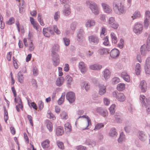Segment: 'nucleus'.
<instances>
[{"label": "nucleus", "mask_w": 150, "mask_h": 150, "mask_svg": "<svg viewBox=\"0 0 150 150\" xmlns=\"http://www.w3.org/2000/svg\"><path fill=\"white\" fill-rule=\"evenodd\" d=\"M59 49V45L57 44H55L53 46L51 51V56L53 64L55 67L57 66L59 63V57L58 54L56 52L58 51Z\"/></svg>", "instance_id": "obj_1"}, {"label": "nucleus", "mask_w": 150, "mask_h": 150, "mask_svg": "<svg viewBox=\"0 0 150 150\" xmlns=\"http://www.w3.org/2000/svg\"><path fill=\"white\" fill-rule=\"evenodd\" d=\"M11 90L14 96L15 97V100L16 103H17V104L16 106V110L18 112H20V109H22L23 108V106L21 99L20 98L18 97L17 98H16L17 93L14 86H13L11 87Z\"/></svg>", "instance_id": "obj_2"}, {"label": "nucleus", "mask_w": 150, "mask_h": 150, "mask_svg": "<svg viewBox=\"0 0 150 150\" xmlns=\"http://www.w3.org/2000/svg\"><path fill=\"white\" fill-rule=\"evenodd\" d=\"M140 100L142 106L146 108V111L149 112H150V101L147 100L143 95H140Z\"/></svg>", "instance_id": "obj_3"}, {"label": "nucleus", "mask_w": 150, "mask_h": 150, "mask_svg": "<svg viewBox=\"0 0 150 150\" xmlns=\"http://www.w3.org/2000/svg\"><path fill=\"white\" fill-rule=\"evenodd\" d=\"M113 8L115 12L117 14H121L124 12V10L123 6L119 4L117 1H115L112 4Z\"/></svg>", "instance_id": "obj_4"}, {"label": "nucleus", "mask_w": 150, "mask_h": 150, "mask_svg": "<svg viewBox=\"0 0 150 150\" xmlns=\"http://www.w3.org/2000/svg\"><path fill=\"white\" fill-rule=\"evenodd\" d=\"M86 4L91 9L92 13L95 14L99 13V11L97 4L94 2L91 1H87Z\"/></svg>", "instance_id": "obj_5"}, {"label": "nucleus", "mask_w": 150, "mask_h": 150, "mask_svg": "<svg viewBox=\"0 0 150 150\" xmlns=\"http://www.w3.org/2000/svg\"><path fill=\"white\" fill-rule=\"evenodd\" d=\"M112 94L113 96L116 97L120 101L123 102L125 100V97L122 93H118L117 91H115L113 92Z\"/></svg>", "instance_id": "obj_6"}, {"label": "nucleus", "mask_w": 150, "mask_h": 150, "mask_svg": "<svg viewBox=\"0 0 150 150\" xmlns=\"http://www.w3.org/2000/svg\"><path fill=\"white\" fill-rule=\"evenodd\" d=\"M143 29V25L139 23H137L134 24L133 31L136 34L138 35L142 33Z\"/></svg>", "instance_id": "obj_7"}, {"label": "nucleus", "mask_w": 150, "mask_h": 150, "mask_svg": "<svg viewBox=\"0 0 150 150\" xmlns=\"http://www.w3.org/2000/svg\"><path fill=\"white\" fill-rule=\"evenodd\" d=\"M96 110L97 113L104 117H106L108 116V112L105 108L101 107H98L96 108Z\"/></svg>", "instance_id": "obj_8"}, {"label": "nucleus", "mask_w": 150, "mask_h": 150, "mask_svg": "<svg viewBox=\"0 0 150 150\" xmlns=\"http://www.w3.org/2000/svg\"><path fill=\"white\" fill-rule=\"evenodd\" d=\"M66 98L70 103H73L76 99L75 93L73 92H69L66 94Z\"/></svg>", "instance_id": "obj_9"}, {"label": "nucleus", "mask_w": 150, "mask_h": 150, "mask_svg": "<svg viewBox=\"0 0 150 150\" xmlns=\"http://www.w3.org/2000/svg\"><path fill=\"white\" fill-rule=\"evenodd\" d=\"M89 42L91 44L96 45L99 42V39L98 37L93 35H91L88 37Z\"/></svg>", "instance_id": "obj_10"}, {"label": "nucleus", "mask_w": 150, "mask_h": 150, "mask_svg": "<svg viewBox=\"0 0 150 150\" xmlns=\"http://www.w3.org/2000/svg\"><path fill=\"white\" fill-rule=\"evenodd\" d=\"M150 51V47L148 44H144L141 47L140 52L141 54L143 55H145Z\"/></svg>", "instance_id": "obj_11"}, {"label": "nucleus", "mask_w": 150, "mask_h": 150, "mask_svg": "<svg viewBox=\"0 0 150 150\" xmlns=\"http://www.w3.org/2000/svg\"><path fill=\"white\" fill-rule=\"evenodd\" d=\"M77 33L76 39L79 42L81 41L83 39L84 34L83 29L82 28L78 29Z\"/></svg>", "instance_id": "obj_12"}, {"label": "nucleus", "mask_w": 150, "mask_h": 150, "mask_svg": "<svg viewBox=\"0 0 150 150\" xmlns=\"http://www.w3.org/2000/svg\"><path fill=\"white\" fill-rule=\"evenodd\" d=\"M138 138L140 141L142 142H144L147 139V135L143 131H139L138 132Z\"/></svg>", "instance_id": "obj_13"}, {"label": "nucleus", "mask_w": 150, "mask_h": 150, "mask_svg": "<svg viewBox=\"0 0 150 150\" xmlns=\"http://www.w3.org/2000/svg\"><path fill=\"white\" fill-rule=\"evenodd\" d=\"M145 70L146 73L150 74V57H148L146 60Z\"/></svg>", "instance_id": "obj_14"}, {"label": "nucleus", "mask_w": 150, "mask_h": 150, "mask_svg": "<svg viewBox=\"0 0 150 150\" xmlns=\"http://www.w3.org/2000/svg\"><path fill=\"white\" fill-rule=\"evenodd\" d=\"M119 50L116 48L112 50L110 52V57L113 58H115L118 57L119 55Z\"/></svg>", "instance_id": "obj_15"}, {"label": "nucleus", "mask_w": 150, "mask_h": 150, "mask_svg": "<svg viewBox=\"0 0 150 150\" xmlns=\"http://www.w3.org/2000/svg\"><path fill=\"white\" fill-rule=\"evenodd\" d=\"M23 42L25 46H28L29 50L30 51H33L34 49V46L31 40L29 41V44L28 43L27 39L25 38L23 40Z\"/></svg>", "instance_id": "obj_16"}, {"label": "nucleus", "mask_w": 150, "mask_h": 150, "mask_svg": "<svg viewBox=\"0 0 150 150\" xmlns=\"http://www.w3.org/2000/svg\"><path fill=\"white\" fill-rule=\"evenodd\" d=\"M139 87L140 88L142 92H146L147 88V86L145 81L143 80L141 82L139 85Z\"/></svg>", "instance_id": "obj_17"}, {"label": "nucleus", "mask_w": 150, "mask_h": 150, "mask_svg": "<svg viewBox=\"0 0 150 150\" xmlns=\"http://www.w3.org/2000/svg\"><path fill=\"white\" fill-rule=\"evenodd\" d=\"M110 50L108 49L100 47L98 50V52L100 55L106 54L109 53Z\"/></svg>", "instance_id": "obj_18"}, {"label": "nucleus", "mask_w": 150, "mask_h": 150, "mask_svg": "<svg viewBox=\"0 0 150 150\" xmlns=\"http://www.w3.org/2000/svg\"><path fill=\"white\" fill-rule=\"evenodd\" d=\"M102 5L104 11L106 13H109L112 11L111 8L106 4L102 3Z\"/></svg>", "instance_id": "obj_19"}, {"label": "nucleus", "mask_w": 150, "mask_h": 150, "mask_svg": "<svg viewBox=\"0 0 150 150\" xmlns=\"http://www.w3.org/2000/svg\"><path fill=\"white\" fill-rule=\"evenodd\" d=\"M103 76L105 80H107L110 77V72L109 69H106L102 72Z\"/></svg>", "instance_id": "obj_20"}, {"label": "nucleus", "mask_w": 150, "mask_h": 150, "mask_svg": "<svg viewBox=\"0 0 150 150\" xmlns=\"http://www.w3.org/2000/svg\"><path fill=\"white\" fill-rule=\"evenodd\" d=\"M80 117H83V118H86V119L87 120V125L86 128H85L84 129H83V130H85V129H88L90 128L91 127V120L89 117H88L87 116H86V115H83V116H82L81 117V116L79 117V118Z\"/></svg>", "instance_id": "obj_21"}, {"label": "nucleus", "mask_w": 150, "mask_h": 150, "mask_svg": "<svg viewBox=\"0 0 150 150\" xmlns=\"http://www.w3.org/2000/svg\"><path fill=\"white\" fill-rule=\"evenodd\" d=\"M99 94L100 95H104L106 92V86L103 84H100L99 85Z\"/></svg>", "instance_id": "obj_22"}, {"label": "nucleus", "mask_w": 150, "mask_h": 150, "mask_svg": "<svg viewBox=\"0 0 150 150\" xmlns=\"http://www.w3.org/2000/svg\"><path fill=\"white\" fill-rule=\"evenodd\" d=\"M102 67V66L99 64H94L90 66L89 68L90 69L93 70H100Z\"/></svg>", "instance_id": "obj_23"}, {"label": "nucleus", "mask_w": 150, "mask_h": 150, "mask_svg": "<svg viewBox=\"0 0 150 150\" xmlns=\"http://www.w3.org/2000/svg\"><path fill=\"white\" fill-rule=\"evenodd\" d=\"M45 124L47 127L50 132L52 130V122L48 120L45 121Z\"/></svg>", "instance_id": "obj_24"}, {"label": "nucleus", "mask_w": 150, "mask_h": 150, "mask_svg": "<svg viewBox=\"0 0 150 150\" xmlns=\"http://www.w3.org/2000/svg\"><path fill=\"white\" fill-rule=\"evenodd\" d=\"M50 141L48 139H46L43 141L41 145L43 148L46 149L50 146Z\"/></svg>", "instance_id": "obj_25"}, {"label": "nucleus", "mask_w": 150, "mask_h": 150, "mask_svg": "<svg viewBox=\"0 0 150 150\" xmlns=\"http://www.w3.org/2000/svg\"><path fill=\"white\" fill-rule=\"evenodd\" d=\"M64 133V131L63 127L59 126L57 128L56 134L57 136L62 135Z\"/></svg>", "instance_id": "obj_26"}, {"label": "nucleus", "mask_w": 150, "mask_h": 150, "mask_svg": "<svg viewBox=\"0 0 150 150\" xmlns=\"http://www.w3.org/2000/svg\"><path fill=\"white\" fill-rule=\"evenodd\" d=\"M121 76L127 82H128L129 81V76L126 72H122L121 74Z\"/></svg>", "instance_id": "obj_27"}, {"label": "nucleus", "mask_w": 150, "mask_h": 150, "mask_svg": "<svg viewBox=\"0 0 150 150\" xmlns=\"http://www.w3.org/2000/svg\"><path fill=\"white\" fill-rule=\"evenodd\" d=\"M110 37L112 43L116 44L117 42L118 39L116 35L114 33L112 32L110 34Z\"/></svg>", "instance_id": "obj_28"}, {"label": "nucleus", "mask_w": 150, "mask_h": 150, "mask_svg": "<svg viewBox=\"0 0 150 150\" xmlns=\"http://www.w3.org/2000/svg\"><path fill=\"white\" fill-rule=\"evenodd\" d=\"M71 13L70 9L69 6L65 7L64 9L63 10V14L65 16L69 15Z\"/></svg>", "instance_id": "obj_29"}, {"label": "nucleus", "mask_w": 150, "mask_h": 150, "mask_svg": "<svg viewBox=\"0 0 150 150\" xmlns=\"http://www.w3.org/2000/svg\"><path fill=\"white\" fill-rule=\"evenodd\" d=\"M117 135V133L116 132V129L114 128H112L110 131L109 135L112 137H114Z\"/></svg>", "instance_id": "obj_30"}, {"label": "nucleus", "mask_w": 150, "mask_h": 150, "mask_svg": "<svg viewBox=\"0 0 150 150\" xmlns=\"http://www.w3.org/2000/svg\"><path fill=\"white\" fill-rule=\"evenodd\" d=\"M125 88V85L124 83H120L118 84L117 86V89L119 91H122L124 90Z\"/></svg>", "instance_id": "obj_31"}, {"label": "nucleus", "mask_w": 150, "mask_h": 150, "mask_svg": "<svg viewBox=\"0 0 150 150\" xmlns=\"http://www.w3.org/2000/svg\"><path fill=\"white\" fill-rule=\"evenodd\" d=\"M95 23L94 21L89 20L86 22L85 25L86 27H89L94 25H95Z\"/></svg>", "instance_id": "obj_32"}, {"label": "nucleus", "mask_w": 150, "mask_h": 150, "mask_svg": "<svg viewBox=\"0 0 150 150\" xmlns=\"http://www.w3.org/2000/svg\"><path fill=\"white\" fill-rule=\"evenodd\" d=\"M65 131L67 132H69L71 131V126L69 122L66 123L64 125Z\"/></svg>", "instance_id": "obj_33"}, {"label": "nucleus", "mask_w": 150, "mask_h": 150, "mask_svg": "<svg viewBox=\"0 0 150 150\" xmlns=\"http://www.w3.org/2000/svg\"><path fill=\"white\" fill-rule=\"evenodd\" d=\"M18 79L19 82L21 83H22L23 82L24 77L22 73L20 71L18 73V76L17 77Z\"/></svg>", "instance_id": "obj_34"}, {"label": "nucleus", "mask_w": 150, "mask_h": 150, "mask_svg": "<svg viewBox=\"0 0 150 150\" xmlns=\"http://www.w3.org/2000/svg\"><path fill=\"white\" fill-rule=\"evenodd\" d=\"M64 79L62 77H61L57 79L56 82V84L58 86H60L63 83Z\"/></svg>", "instance_id": "obj_35"}, {"label": "nucleus", "mask_w": 150, "mask_h": 150, "mask_svg": "<svg viewBox=\"0 0 150 150\" xmlns=\"http://www.w3.org/2000/svg\"><path fill=\"white\" fill-rule=\"evenodd\" d=\"M65 95V93L64 92L62 93L61 97L58 100V103L59 105H61L63 103L64 100Z\"/></svg>", "instance_id": "obj_36"}, {"label": "nucleus", "mask_w": 150, "mask_h": 150, "mask_svg": "<svg viewBox=\"0 0 150 150\" xmlns=\"http://www.w3.org/2000/svg\"><path fill=\"white\" fill-rule=\"evenodd\" d=\"M66 79L67 81V83L69 87H70L72 81L73 79L69 75H67L66 77Z\"/></svg>", "instance_id": "obj_37"}, {"label": "nucleus", "mask_w": 150, "mask_h": 150, "mask_svg": "<svg viewBox=\"0 0 150 150\" xmlns=\"http://www.w3.org/2000/svg\"><path fill=\"white\" fill-rule=\"evenodd\" d=\"M103 40L104 41L103 42V44L106 46H108L109 43L108 37V36H106L104 37Z\"/></svg>", "instance_id": "obj_38"}, {"label": "nucleus", "mask_w": 150, "mask_h": 150, "mask_svg": "<svg viewBox=\"0 0 150 150\" xmlns=\"http://www.w3.org/2000/svg\"><path fill=\"white\" fill-rule=\"evenodd\" d=\"M140 65L139 63H137L136 65V74L138 75L140 74Z\"/></svg>", "instance_id": "obj_39"}, {"label": "nucleus", "mask_w": 150, "mask_h": 150, "mask_svg": "<svg viewBox=\"0 0 150 150\" xmlns=\"http://www.w3.org/2000/svg\"><path fill=\"white\" fill-rule=\"evenodd\" d=\"M125 139V136L123 132H121L118 139V142L119 143H121Z\"/></svg>", "instance_id": "obj_40"}, {"label": "nucleus", "mask_w": 150, "mask_h": 150, "mask_svg": "<svg viewBox=\"0 0 150 150\" xmlns=\"http://www.w3.org/2000/svg\"><path fill=\"white\" fill-rule=\"evenodd\" d=\"M61 118L63 120H66L68 118L67 113L64 111L62 112L60 114Z\"/></svg>", "instance_id": "obj_41"}, {"label": "nucleus", "mask_w": 150, "mask_h": 150, "mask_svg": "<svg viewBox=\"0 0 150 150\" xmlns=\"http://www.w3.org/2000/svg\"><path fill=\"white\" fill-rule=\"evenodd\" d=\"M140 13L139 11H136L133 14V16H132L133 20L137 18H139L140 16Z\"/></svg>", "instance_id": "obj_42"}, {"label": "nucleus", "mask_w": 150, "mask_h": 150, "mask_svg": "<svg viewBox=\"0 0 150 150\" xmlns=\"http://www.w3.org/2000/svg\"><path fill=\"white\" fill-rule=\"evenodd\" d=\"M60 1L64 6L66 5H67V6H69L70 3V0H60Z\"/></svg>", "instance_id": "obj_43"}, {"label": "nucleus", "mask_w": 150, "mask_h": 150, "mask_svg": "<svg viewBox=\"0 0 150 150\" xmlns=\"http://www.w3.org/2000/svg\"><path fill=\"white\" fill-rule=\"evenodd\" d=\"M56 143L59 148L61 149H64V144L62 142L59 140H57L56 142Z\"/></svg>", "instance_id": "obj_44"}, {"label": "nucleus", "mask_w": 150, "mask_h": 150, "mask_svg": "<svg viewBox=\"0 0 150 150\" xmlns=\"http://www.w3.org/2000/svg\"><path fill=\"white\" fill-rule=\"evenodd\" d=\"M20 11L21 12V8H25V4L24 1L23 0H21L20 1Z\"/></svg>", "instance_id": "obj_45"}, {"label": "nucleus", "mask_w": 150, "mask_h": 150, "mask_svg": "<svg viewBox=\"0 0 150 150\" xmlns=\"http://www.w3.org/2000/svg\"><path fill=\"white\" fill-rule=\"evenodd\" d=\"M4 120L6 123H7V120L8 119V113L7 110H6L5 108L4 109Z\"/></svg>", "instance_id": "obj_46"}, {"label": "nucleus", "mask_w": 150, "mask_h": 150, "mask_svg": "<svg viewBox=\"0 0 150 150\" xmlns=\"http://www.w3.org/2000/svg\"><path fill=\"white\" fill-rule=\"evenodd\" d=\"M104 126V125L103 123H98L96 125L94 130H98L103 127Z\"/></svg>", "instance_id": "obj_47"}, {"label": "nucleus", "mask_w": 150, "mask_h": 150, "mask_svg": "<svg viewBox=\"0 0 150 150\" xmlns=\"http://www.w3.org/2000/svg\"><path fill=\"white\" fill-rule=\"evenodd\" d=\"M30 21L31 24L33 25L34 28L37 30V24L35 23L34 18L31 17H30Z\"/></svg>", "instance_id": "obj_48"}, {"label": "nucleus", "mask_w": 150, "mask_h": 150, "mask_svg": "<svg viewBox=\"0 0 150 150\" xmlns=\"http://www.w3.org/2000/svg\"><path fill=\"white\" fill-rule=\"evenodd\" d=\"M115 104L112 105L109 108L110 113L112 115H113L115 112Z\"/></svg>", "instance_id": "obj_49"}, {"label": "nucleus", "mask_w": 150, "mask_h": 150, "mask_svg": "<svg viewBox=\"0 0 150 150\" xmlns=\"http://www.w3.org/2000/svg\"><path fill=\"white\" fill-rule=\"evenodd\" d=\"M15 22V19L14 18L12 17L10 18L9 20L6 22V24L8 25H11L14 23Z\"/></svg>", "instance_id": "obj_50"}, {"label": "nucleus", "mask_w": 150, "mask_h": 150, "mask_svg": "<svg viewBox=\"0 0 150 150\" xmlns=\"http://www.w3.org/2000/svg\"><path fill=\"white\" fill-rule=\"evenodd\" d=\"M47 117L49 119H52L53 120H54L56 119V117L53 114L50 113L49 111L48 112L47 115Z\"/></svg>", "instance_id": "obj_51"}, {"label": "nucleus", "mask_w": 150, "mask_h": 150, "mask_svg": "<svg viewBox=\"0 0 150 150\" xmlns=\"http://www.w3.org/2000/svg\"><path fill=\"white\" fill-rule=\"evenodd\" d=\"M77 23L76 22H73L70 25V28L73 31H74L76 28Z\"/></svg>", "instance_id": "obj_52"}, {"label": "nucleus", "mask_w": 150, "mask_h": 150, "mask_svg": "<svg viewBox=\"0 0 150 150\" xmlns=\"http://www.w3.org/2000/svg\"><path fill=\"white\" fill-rule=\"evenodd\" d=\"M60 13L59 11L56 12L54 16V19L56 21H58V19L60 18Z\"/></svg>", "instance_id": "obj_53"}, {"label": "nucleus", "mask_w": 150, "mask_h": 150, "mask_svg": "<svg viewBox=\"0 0 150 150\" xmlns=\"http://www.w3.org/2000/svg\"><path fill=\"white\" fill-rule=\"evenodd\" d=\"M53 30L55 33L59 35L61 33V32L58 29L57 26L56 25H54L53 27Z\"/></svg>", "instance_id": "obj_54"}, {"label": "nucleus", "mask_w": 150, "mask_h": 150, "mask_svg": "<svg viewBox=\"0 0 150 150\" xmlns=\"http://www.w3.org/2000/svg\"><path fill=\"white\" fill-rule=\"evenodd\" d=\"M38 21L41 25L43 26L44 25L45 23L43 20L40 17V14H38Z\"/></svg>", "instance_id": "obj_55"}, {"label": "nucleus", "mask_w": 150, "mask_h": 150, "mask_svg": "<svg viewBox=\"0 0 150 150\" xmlns=\"http://www.w3.org/2000/svg\"><path fill=\"white\" fill-rule=\"evenodd\" d=\"M45 29H46L45 30L46 31L48 32L50 34H53L54 32L53 30V28L52 27L50 26L47 28H45Z\"/></svg>", "instance_id": "obj_56"}, {"label": "nucleus", "mask_w": 150, "mask_h": 150, "mask_svg": "<svg viewBox=\"0 0 150 150\" xmlns=\"http://www.w3.org/2000/svg\"><path fill=\"white\" fill-rule=\"evenodd\" d=\"M65 45L66 46H68L70 44V40L67 38H63Z\"/></svg>", "instance_id": "obj_57"}, {"label": "nucleus", "mask_w": 150, "mask_h": 150, "mask_svg": "<svg viewBox=\"0 0 150 150\" xmlns=\"http://www.w3.org/2000/svg\"><path fill=\"white\" fill-rule=\"evenodd\" d=\"M38 104L39 106L38 107V109L40 110H41L44 107V103L42 101H40L38 102Z\"/></svg>", "instance_id": "obj_58"}, {"label": "nucleus", "mask_w": 150, "mask_h": 150, "mask_svg": "<svg viewBox=\"0 0 150 150\" xmlns=\"http://www.w3.org/2000/svg\"><path fill=\"white\" fill-rule=\"evenodd\" d=\"M46 29L44 28L43 29V33L45 36L47 37H49L50 36V34L47 31H46Z\"/></svg>", "instance_id": "obj_59"}, {"label": "nucleus", "mask_w": 150, "mask_h": 150, "mask_svg": "<svg viewBox=\"0 0 150 150\" xmlns=\"http://www.w3.org/2000/svg\"><path fill=\"white\" fill-rule=\"evenodd\" d=\"M115 22V18L114 17H111L109 18L108 20V23L110 25Z\"/></svg>", "instance_id": "obj_60"}, {"label": "nucleus", "mask_w": 150, "mask_h": 150, "mask_svg": "<svg viewBox=\"0 0 150 150\" xmlns=\"http://www.w3.org/2000/svg\"><path fill=\"white\" fill-rule=\"evenodd\" d=\"M83 84V87H85V89L86 91H88L89 89L90 86L89 84L86 82H84Z\"/></svg>", "instance_id": "obj_61"}, {"label": "nucleus", "mask_w": 150, "mask_h": 150, "mask_svg": "<svg viewBox=\"0 0 150 150\" xmlns=\"http://www.w3.org/2000/svg\"><path fill=\"white\" fill-rule=\"evenodd\" d=\"M13 59L14 67L16 69L18 68V66L16 61V60L15 59L14 57H13Z\"/></svg>", "instance_id": "obj_62"}, {"label": "nucleus", "mask_w": 150, "mask_h": 150, "mask_svg": "<svg viewBox=\"0 0 150 150\" xmlns=\"http://www.w3.org/2000/svg\"><path fill=\"white\" fill-rule=\"evenodd\" d=\"M110 26L114 29H116L117 28L119 27V25L117 23L115 22V23L111 25Z\"/></svg>", "instance_id": "obj_63"}, {"label": "nucleus", "mask_w": 150, "mask_h": 150, "mask_svg": "<svg viewBox=\"0 0 150 150\" xmlns=\"http://www.w3.org/2000/svg\"><path fill=\"white\" fill-rule=\"evenodd\" d=\"M77 150H86V148L85 146L80 145L77 147Z\"/></svg>", "instance_id": "obj_64"}]
</instances>
